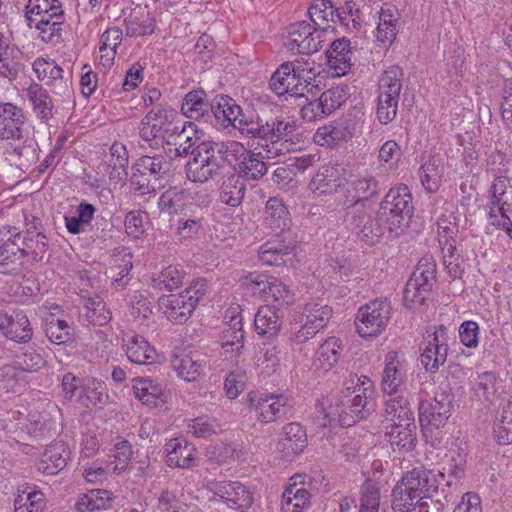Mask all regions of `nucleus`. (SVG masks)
I'll list each match as a JSON object with an SVG mask.
<instances>
[{"mask_svg":"<svg viewBox=\"0 0 512 512\" xmlns=\"http://www.w3.org/2000/svg\"><path fill=\"white\" fill-rule=\"evenodd\" d=\"M211 113L216 123L224 128L232 126L244 137L257 139L258 145L266 149L268 158L277 156L282 150L278 145L291 141L296 130L294 121L272 114V111H263L256 118L247 117L236 101L227 95L214 99Z\"/></svg>","mask_w":512,"mask_h":512,"instance_id":"nucleus-1","label":"nucleus"},{"mask_svg":"<svg viewBox=\"0 0 512 512\" xmlns=\"http://www.w3.org/2000/svg\"><path fill=\"white\" fill-rule=\"evenodd\" d=\"M182 152L190 158L185 165V173L188 180L195 183H206L218 176L227 164H231L230 156H235L243 145L239 142H215L202 141L192 150L191 144H181Z\"/></svg>","mask_w":512,"mask_h":512,"instance_id":"nucleus-2","label":"nucleus"},{"mask_svg":"<svg viewBox=\"0 0 512 512\" xmlns=\"http://www.w3.org/2000/svg\"><path fill=\"white\" fill-rule=\"evenodd\" d=\"M21 107L0 101V140L9 141L5 152L20 169H27L38 159V143L29 136Z\"/></svg>","mask_w":512,"mask_h":512,"instance_id":"nucleus-3","label":"nucleus"},{"mask_svg":"<svg viewBox=\"0 0 512 512\" xmlns=\"http://www.w3.org/2000/svg\"><path fill=\"white\" fill-rule=\"evenodd\" d=\"M317 72L299 61L284 62L272 74L270 88L278 96L315 97L319 92L316 80Z\"/></svg>","mask_w":512,"mask_h":512,"instance_id":"nucleus-4","label":"nucleus"},{"mask_svg":"<svg viewBox=\"0 0 512 512\" xmlns=\"http://www.w3.org/2000/svg\"><path fill=\"white\" fill-rule=\"evenodd\" d=\"M335 401L353 424L368 418L376 408L372 381L366 376L350 374L343 383L342 397Z\"/></svg>","mask_w":512,"mask_h":512,"instance_id":"nucleus-5","label":"nucleus"},{"mask_svg":"<svg viewBox=\"0 0 512 512\" xmlns=\"http://www.w3.org/2000/svg\"><path fill=\"white\" fill-rule=\"evenodd\" d=\"M172 172L173 159L165 152L143 155L132 166L130 183L140 195L155 196Z\"/></svg>","mask_w":512,"mask_h":512,"instance_id":"nucleus-6","label":"nucleus"},{"mask_svg":"<svg viewBox=\"0 0 512 512\" xmlns=\"http://www.w3.org/2000/svg\"><path fill=\"white\" fill-rule=\"evenodd\" d=\"M177 111L167 105H156L141 120L139 137L151 149L172 144L179 127L175 123Z\"/></svg>","mask_w":512,"mask_h":512,"instance_id":"nucleus-7","label":"nucleus"},{"mask_svg":"<svg viewBox=\"0 0 512 512\" xmlns=\"http://www.w3.org/2000/svg\"><path fill=\"white\" fill-rule=\"evenodd\" d=\"M378 211L388 221L389 232L408 226L414 212L412 194L405 184L392 187L382 199Z\"/></svg>","mask_w":512,"mask_h":512,"instance_id":"nucleus-8","label":"nucleus"},{"mask_svg":"<svg viewBox=\"0 0 512 512\" xmlns=\"http://www.w3.org/2000/svg\"><path fill=\"white\" fill-rule=\"evenodd\" d=\"M344 221L357 231L358 237L369 245L374 244L389 231L388 221L384 220L380 212L373 215L368 213L366 207L343 211Z\"/></svg>","mask_w":512,"mask_h":512,"instance_id":"nucleus-9","label":"nucleus"},{"mask_svg":"<svg viewBox=\"0 0 512 512\" xmlns=\"http://www.w3.org/2000/svg\"><path fill=\"white\" fill-rule=\"evenodd\" d=\"M391 317V304L387 299H375L361 306L357 313L356 328L363 338L379 335Z\"/></svg>","mask_w":512,"mask_h":512,"instance_id":"nucleus-10","label":"nucleus"},{"mask_svg":"<svg viewBox=\"0 0 512 512\" xmlns=\"http://www.w3.org/2000/svg\"><path fill=\"white\" fill-rule=\"evenodd\" d=\"M246 403L249 410L255 412L257 420L265 424L276 422L289 410L288 397L283 394L251 391Z\"/></svg>","mask_w":512,"mask_h":512,"instance_id":"nucleus-11","label":"nucleus"},{"mask_svg":"<svg viewBox=\"0 0 512 512\" xmlns=\"http://www.w3.org/2000/svg\"><path fill=\"white\" fill-rule=\"evenodd\" d=\"M448 339L447 328L444 325L434 327L433 331L427 330L420 345V361L427 372L435 373L446 362Z\"/></svg>","mask_w":512,"mask_h":512,"instance_id":"nucleus-12","label":"nucleus"},{"mask_svg":"<svg viewBox=\"0 0 512 512\" xmlns=\"http://www.w3.org/2000/svg\"><path fill=\"white\" fill-rule=\"evenodd\" d=\"M325 36V30H320L307 21H299L289 26L286 46L291 51L310 55L322 48V44L326 41Z\"/></svg>","mask_w":512,"mask_h":512,"instance_id":"nucleus-13","label":"nucleus"},{"mask_svg":"<svg viewBox=\"0 0 512 512\" xmlns=\"http://www.w3.org/2000/svg\"><path fill=\"white\" fill-rule=\"evenodd\" d=\"M20 231L14 226L0 230V273L16 274L23 265Z\"/></svg>","mask_w":512,"mask_h":512,"instance_id":"nucleus-14","label":"nucleus"},{"mask_svg":"<svg viewBox=\"0 0 512 512\" xmlns=\"http://www.w3.org/2000/svg\"><path fill=\"white\" fill-rule=\"evenodd\" d=\"M206 488L231 509L248 510L254 501L250 489L238 481H211Z\"/></svg>","mask_w":512,"mask_h":512,"instance_id":"nucleus-15","label":"nucleus"},{"mask_svg":"<svg viewBox=\"0 0 512 512\" xmlns=\"http://www.w3.org/2000/svg\"><path fill=\"white\" fill-rule=\"evenodd\" d=\"M351 196H347L342 203V210H352L367 207V202L380 195L379 181L371 173L358 174L349 181Z\"/></svg>","mask_w":512,"mask_h":512,"instance_id":"nucleus-16","label":"nucleus"},{"mask_svg":"<svg viewBox=\"0 0 512 512\" xmlns=\"http://www.w3.org/2000/svg\"><path fill=\"white\" fill-rule=\"evenodd\" d=\"M419 422L425 431L438 430L443 427L451 413V399L445 393L436 395L419 404Z\"/></svg>","mask_w":512,"mask_h":512,"instance_id":"nucleus-17","label":"nucleus"},{"mask_svg":"<svg viewBox=\"0 0 512 512\" xmlns=\"http://www.w3.org/2000/svg\"><path fill=\"white\" fill-rule=\"evenodd\" d=\"M489 203L484 207L488 219L512 212V178L500 175L494 178L489 190Z\"/></svg>","mask_w":512,"mask_h":512,"instance_id":"nucleus-18","label":"nucleus"},{"mask_svg":"<svg viewBox=\"0 0 512 512\" xmlns=\"http://www.w3.org/2000/svg\"><path fill=\"white\" fill-rule=\"evenodd\" d=\"M240 310L239 305L229 308L230 321L221 336L224 354L226 357L230 356L231 359L239 358L244 349V331Z\"/></svg>","mask_w":512,"mask_h":512,"instance_id":"nucleus-19","label":"nucleus"},{"mask_svg":"<svg viewBox=\"0 0 512 512\" xmlns=\"http://www.w3.org/2000/svg\"><path fill=\"white\" fill-rule=\"evenodd\" d=\"M308 445L306 429L299 423L292 422L282 428L277 449L282 457L292 460L301 454Z\"/></svg>","mask_w":512,"mask_h":512,"instance_id":"nucleus-20","label":"nucleus"},{"mask_svg":"<svg viewBox=\"0 0 512 512\" xmlns=\"http://www.w3.org/2000/svg\"><path fill=\"white\" fill-rule=\"evenodd\" d=\"M189 292L180 294H172L159 298V306L164 310V314L171 321L176 323H184L190 317L195 309V300H192Z\"/></svg>","mask_w":512,"mask_h":512,"instance_id":"nucleus-21","label":"nucleus"},{"mask_svg":"<svg viewBox=\"0 0 512 512\" xmlns=\"http://www.w3.org/2000/svg\"><path fill=\"white\" fill-rule=\"evenodd\" d=\"M407 379L406 363L397 352L390 351L385 356V368L382 374L383 391L392 395L396 393Z\"/></svg>","mask_w":512,"mask_h":512,"instance_id":"nucleus-22","label":"nucleus"},{"mask_svg":"<svg viewBox=\"0 0 512 512\" xmlns=\"http://www.w3.org/2000/svg\"><path fill=\"white\" fill-rule=\"evenodd\" d=\"M33 70L40 80L46 81L47 85L54 87L53 93L69 97V79H64L62 67L57 65L54 61L38 58L33 63Z\"/></svg>","mask_w":512,"mask_h":512,"instance_id":"nucleus-23","label":"nucleus"},{"mask_svg":"<svg viewBox=\"0 0 512 512\" xmlns=\"http://www.w3.org/2000/svg\"><path fill=\"white\" fill-rule=\"evenodd\" d=\"M71 451L62 441L48 445L37 464V469L45 475H55L63 470L70 459Z\"/></svg>","mask_w":512,"mask_h":512,"instance_id":"nucleus-24","label":"nucleus"},{"mask_svg":"<svg viewBox=\"0 0 512 512\" xmlns=\"http://www.w3.org/2000/svg\"><path fill=\"white\" fill-rule=\"evenodd\" d=\"M132 253L127 247H118L114 250L111 266L109 267V276L112 279V286L116 290L125 289L130 280V271L133 268Z\"/></svg>","mask_w":512,"mask_h":512,"instance_id":"nucleus-25","label":"nucleus"},{"mask_svg":"<svg viewBox=\"0 0 512 512\" xmlns=\"http://www.w3.org/2000/svg\"><path fill=\"white\" fill-rule=\"evenodd\" d=\"M404 479L405 483L408 484L409 491L416 493V496L421 498L422 501L432 498L437 493L438 481L436 475L430 470L422 467L414 468L404 476Z\"/></svg>","mask_w":512,"mask_h":512,"instance_id":"nucleus-26","label":"nucleus"},{"mask_svg":"<svg viewBox=\"0 0 512 512\" xmlns=\"http://www.w3.org/2000/svg\"><path fill=\"white\" fill-rule=\"evenodd\" d=\"M294 248L292 239H287L285 234H278L260 247L259 259L263 264L278 266L285 262L284 257L292 254Z\"/></svg>","mask_w":512,"mask_h":512,"instance_id":"nucleus-27","label":"nucleus"},{"mask_svg":"<svg viewBox=\"0 0 512 512\" xmlns=\"http://www.w3.org/2000/svg\"><path fill=\"white\" fill-rule=\"evenodd\" d=\"M167 464L170 467L190 468L195 465L196 448L183 437L171 439L165 445Z\"/></svg>","mask_w":512,"mask_h":512,"instance_id":"nucleus-28","label":"nucleus"},{"mask_svg":"<svg viewBox=\"0 0 512 512\" xmlns=\"http://www.w3.org/2000/svg\"><path fill=\"white\" fill-rule=\"evenodd\" d=\"M341 184V170L328 164L318 169L309 183V189L317 195H328L337 191Z\"/></svg>","mask_w":512,"mask_h":512,"instance_id":"nucleus-29","label":"nucleus"},{"mask_svg":"<svg viewBox=\"0 0 512 512\" xmlns=\"http://www.w3.org/2000/svg\"><path fill=\"white\" fill-rule=\"evenodd\" d=\"M124 341L126 342V355L132 363L138 365L155 363L157 352L143 336L127 334Z\"/></svg>","mask_w":512,"mask_h":512,"instance_id":"nucleus-30","label":"nucleus"},{"mask_svg":"<svg viewBox=\"0 0 512 512\" xmlns=\"http://www.w3.org/2000/svg\"><path fill=\"white\" fill-rule=\"evenodd\" d=\"M281 310L270 305L261 306L255 317L254 326L258 335L268 340L275 338L282 326Z\"/></svg>","mask_w":512,"mask_h":512,"instance_id":"nucleus-31","label":"nucleus"},{"mask_svg":"<svg viewBox=\"0 0 512 512\" xmlns=\"http://www.w3.org/2000/svg\"><path fill=\"white\" fill-rule=\"evenodd\" d=\"M401 14L391 4H384L379 11L377 40L383 44H391L396 38L400 26Z\"/></svg>","mask_w":512,"mask_h":512,"instance_id":"nucleus-32","label":"nucleus"},{"mask_svg":"<svg viewBox=\"0 0 512 512\" xmlns=\"http://www.w3.org/2000/svg\"><path fill=\"white\" fill-rule=\"evenodd\" d=\"M350 41L342 38L334 40L326 52L328 64L337 76L346 75L352 67Z\"/></svg>","mask_w":512,"mask_h":512,"instance_id":"nucleus-33","label":"nucleus"},{"mask_svg":"<svg viewBox=\"0 0 512 512\" xmlns=\"http://www.w3.org/2000/svg\"><path fill=\"white\" fill-rule=\"evenodd\" d=\"M404 477L392 491V508L395 512H410L418 506L419 512H430L429 503L422 501L416 493L409 491Z\"/></svg>","mask_w":512,"mask_h":512,"instance_id":"nucleus-34","label":"nucleus"},{"mask_svg":"<svg viewBox=\"0 0 512 512\" xmlns=\"http://www.w3.org/2000/svg\"><path fill=\"white\" fill-rule=\"evenodd\" d=\"M171 366L178 377L187 382H192L203 373L205 362L201 359V354L197 352L183 353L172 358Z\"/></svg>","mask_w":512,"mask_h":512,"instance_id":"nucleus-35","label":"nucleus"},{"mask_svg":"<svg viewBox=\"0 0 512 512\" xmlns=\"http://www.w3.org/2000/svg\"><path fill=\"white\" fill-rule=\"evenodd\" d=\"M265 223L275 235L285 234L290 229L289 211L281 199L272 197L266 202Z\"/></svg>","mask_w":512,"mask_h":512,"instance_id":"nucleus-36","label":"nucleus"},{"mask_svg":"<svg viewBox=\"0 0 512 512\" xmlns=\"http://www.w3.org/2000/svg\"><path fill=\"white\" fill-rule=\"evenodd\" d=\"M436 280H430L428 274L414 270L404 289L406 304H423Z\"/></svg>","mask_w":512,"mask_h":512,"instance_id":"nucleus-37","label":"nucleus"},{"mask_svg":"<svg viewBox=\"0 0 512 512\" xmlns=\"http://www.w3.org/2000/svg\"><path fill=\"white\" fill-rule=\"evenodd\" d=\"M211 106L205 91L193 90L185 95L181 111L187 118L207 121L211 117Z\"/></svg>","mask_w":512,"mask_h":512,"instance_id":"nucleus-38","label":"nucleus"},{"mask_svg":"<svg viewBox=\"0 0 512 512\" xmlns=\"http://www.w3.org/2000/svg\"><path fill=\"white\" fill-rule=\"evenodd\" d=\"M25 13L30 28L39 18L46 20L64 16L62 3L59 0H29Z\"/></svg>","mask_w":512,"mask_h":512,"instance_id":"nucleus-39","label":"nucleus"},{"mask_svg":"<svg viewBox=\"0 0 512 512\" xmlns=\"http://www.w3.org/2000/svg\"><path fill=\"white\" fill-rule=\"evenodd\" d=\"M342 351L341 341L336 337H329L316 351L313 367L315 370L327 372L338 362Z\"/></svg>","mask_w":512,"mask_h":512,"instance_id":"nucleus-40","label":"nucleus"},{"mask_svg":"<svg viewBox=\"0 0 512 512\" xmlns=\"http://www.w3.org/2000/svg\"><path fill=\"white\" fill-rule=\"evenodd\" d=\"M3 335L16 343H28L33 337V329L27 315L23 311H14L7 321Z\"/></svg>","mask_w":512,"mask_h":512,"instance_id":"nucleus-41","label":"nucleus"},{"mask_svg":"<svg viewBox=\"0 0 512 512\" xmlns=\"http://www.w3.org/2000/svg\"><path fill=\"white\" fill-rule=\"evenodd\" d=\"M416 429V424L391 425L386 436L389 437L393 450L401 453L414 450L417 444Z\"/></svg>","mask_w":512,"mask_h":512,"instance_id":"nucleus-42","label":"nucleus"},{"mask_svg":"<svg viewBox=\"0 0 512 512\" xmlns=\"http://www.w3.org/2000/svg\"><path fill=\"white\" fill-rule=\"evenodd\" d=\"M22 241H20L23 256L32 261L43 259L48 248V238L41 231H32L27 228L25 232L20 231Z\"/></svg>","mask_w":512,"mask_h":512,"instance_id":"nucleus-43","label":"nucleus"},{"mask_svg":"<svg viewBox=\"0 0 512 512\" xmlns=\"http://www.w3.org/2000/svg\"><path fill=\"white\" fill-rule=\"evenodd\" d=\"M308 15L312 24L320 30H325L326 35L331 28L330 21L335 22V17L342 21L338 9L332 5L330 0H314L308 8Z\"/></svg>","mask_w":512,"mask_h":512,"instance_id":"nucleus-44","label":"nucleus"},{"mask_svg":"<svg viewBox=\"0 0 512 512\" xmlns=\"http://www.w3.org/2000/svg\"><path fill=\"white\" fill-rule=\"evenodd\" d=\"M384 416L391 425L416 424L408 400L402 396L390 398L386 401Z\"/></svg>","mask_w":512,"mask_h":512,"instance_id":"nucleus-45","label":"nucleus"},{"mask_svg":"<svg viewBox=\"0 0 512 512\" xmlns=\"http://www.w3.org/2000/svg\"><path fill=\"white\" fill-rule=\"evenodd\" d=\"M310 506V493L297 484L289 485L282 494V512H303Z\"/></svg>","mask_w":512,"mask_h":512,"instance_id":"nucleus-46","label":"nucleus"},{"mask_svg":"<svg viewBox=\"0 0 512 512\" xmlns=\"http://www.w3.org/2000/svg\"><path fill=\"white\" fill-rule=\"evenodd\" d=\"M26 95L32 103L33 110L38 118H52L54 105L48 92L41 85L37 83L31 84L26 90Z\"/></svg>","mask_w":512,"mask_h":512,"instance_id":"nucleus-47","label":"nucleus"},{"mask_svg":"<svg viewBox=\"0 0 512 512\" xmlns=\"http://www.w3.org/2000/svg\"><path fill=\"white\" fill-rule=\"evenodd\" d=\"M246 186L240 175L231 174L225 178L220 188V200L222 203L236 207L241 204Z\"/></svg>","mask_w":512,"mask_h":512,"instance_id":"nucleus-48","label":"nucleus"},{"mask_svg":"<svg viewBox=\"0 0 512 512\" xmlns=\"http://www.w3.org/2000/svg\"><path fill=\"white\" fill-rule=\"evenodd\" d=\"M43 330L49 341L56 345L73 342L74 335L65 320L56 319L49 315L43 320Z\"/></svg>","mask_w":512,"mask_h":512,"instance_id":"nucleus-49","label":"nucleus"},{"mask_svg":"<svg viewBox=\"0 0 512 512\" xmlns=\"http://www.w3.org/2000/svg\"><path fill=\"white\" fill-rule=\"evenodd\" d=\"M239 153H241V160L238 163V171L241 178L259 180L266 174L267 166L257 154L247 151L244 147Z\"/></svg>","mask_w":512,"mask_h":512,"instance_id":"nucleus-50","label":"nucleus"},{"mask_svg":"<svg viewBox=\"0 0 512 512\" xmlns=\"http://www.w3.org/2000/svg\"><path fill=\"white\" fill-rule=\"evenodd\" d=\"M189 196L190 194L186 189L178 188L176 186L169 187L161 194L158 200L160 212L169 215L181 212L184 209Z\"/></svg>","mask_w":512,"mask_h":512,"instance_id":"nucleus-51","label":"nucleus"},{"mask_svg":"<svg viewBox=\"0 0 512 512\" xmlns=\"http://www.w3.org/2000/svg\"><path fill=\"white\" fill-rule=\"evenodd\" d=\"M113 500L112 493L108 490L93 489L83 494L77 501L79 512H94L101 509H109Z\"/></svg>","mask_w":512,"mask_h":512,"instance_id":"nucleus-52","label":"nucleus"},{"mask_svg":"<svg viewBox=\"0 0 512 512\" xmlns=\"http://www.w3.org/2000/svg\"><path fill=\"white\" fill-rule=\"evenodd\" d=\"M438 239L442 249L455 250L459 242V226L453 214L442 215L438 221Z\"/></svg>","mask_w":512,"mask_h":512,"instance_id":"nucleus-53","label":"nucleus"},{"mask_svg":"<svg viewBox=\"0 0 512 512\" xmlns=\"http://www.w3.org/2000/svg\"><path fill=\"white\" fill-rule=\"evenodd\" d=\"M444 168L440 161L435 157L430 158L425 162L420 170L419 176L423 187L426 191L433 193L436 192L441 186Z\"/></svg>","mask_w":512,"mask_h":512,"instance_id":"nucleus-54","label":"nucleus"},{"mask_svg":"<svg viewBox=\"0 0 512 512\" xmlns=\"http://www.w3.org/2000/svg\"><path fill=\"white\" fill-rule=\"evenodd\" d=\"M155 30V20L148 11L132 12L126 21V35L140 37L152 34Z\"/></svg>","mask_w":512,"mask_h":512,"instance_id":"nucleus-55","label":"nucleus"},{"mask_svg":"<svg viewBox=\"0 0 512 512\" xmlns=\"http://www.w3.org/2000/svg\"><path fill=\"white\" fill-rule=\"evenodd\" d=\"M264 298L269 302L268 305L279 310L293 303V294L289 287L274 277H270Z\"/></svg>","mask_w":512,"mask_h":512,"instance_id":"nucleus-56","label":"nucleus"},{"mask_svg":"<svg viewBox=\"0 0 512 512\" xmlns=\"http://www.w3.org/2000/svg\"><path fill=\"white\" fill-rule=\"evenodd\" d=\"M352 134L349 127L344 125V121H339L334 124L319 127L313 139L319 145L329 146L347 137H352Z\"/></svg>","mask_w":512,"mask_h":512,"instance_id":"nucleus-57","label":"nucleus"},{"mask_svg":"<svg viewBox=\"0 0 512 512\" xmlns=\"http://www.w3.org/2000/svg\"><path fill=\"white\" fill-rule=\"evenodd\" d=\"M332 316V308L328 305L318 303H308L304 306L301 313V321L308 323L320 331L323 329Z\"/></svg>","mask_w":512,"mask_h":512,"instance_id":"nucleus-58","label":"nucleus"},{"mask_svg":"<svg viewBox=\"0 0 512 512\" xmlns=\"http://www.w3.org/2000/svg\"><path fill=\"white\" fill-rule=\"evenodd\" d=\"M84 308L86 310L84 316L95 326L106 325L111 320L110 310L106 308V303L98 295L86 299Z\"/></svg>","mask_w":512,"mask_h":512,"instance_id":"nucleus-59","label":"nucleus"},{"mask_svg":"<svg viewBox=\"0 0 512 512\" xmlns=\"http://www.w3.org/2000/svg\"><path fill=\"white\" fill-rule=\"evenodd\" d=\"M134 394L145 404H155L156 399L163 395V387L149 377L135 378Z\"/></svg>","mask_w":512,"mask_h":512,"instance_id":"nucleus-60","label":"nucleus"},{"mask_svg":"<svg viewBox=\"0 0 512 512\" xmlns=\"http://www.w3.org/2000/svg\"><path fill=\"white\" fill-rule=\"evenodd\" d=\"M23 65L21 63V53L14 47H9L0 54V76L9 81L15 80Z\"/></svg>","mask_w":512,"mask_h":512,"instance_id":"nucleus-61","label":"nucleus"},{"mask_svg":"<svg viewBox=\"0 0 512 512\" xmlns=\"http://www.w3.org/2000/svg\"><path fill=\"white\" fill-rule=\"evenodd\" d=\"M380 486L379 483L367 479L360 489L359 512H379Z\"/></svg>","mask_w":512,"mask_h":512,"instance_id":"nucleus-62","label":"nucleus"},{"mask_svg":"<svg viewBox=\"0 0 512 512\" xmlns=\"http://www.w3.org/2000/svg\"><path fill=\"white\" fill-rule=\"evenodd\" d=\"M403 70L397 65L388 67L378 82V92L399 96L402 89Z\"/></svg>","mask_w":512,"mask_h":512,"instance_id":"nucleus-63","label":"nucleus"},{"mask_svg":"<svg viewBox=\"0 0 512 512\" xmlns=\"http://www.w3.org/2000/svg\"><path fill=\"white\" fill-rule=\"evenodd\" d=\"M316 423L321 428L331 427L335 423L342 427L353 425V421L341 413L338 401L330 403L327 408H322L317 415Z\"/></svg>","mask_w":512,"mask_h":512,"instance_id":"nucleus-64","label":"nucleus"}]
</instances>
